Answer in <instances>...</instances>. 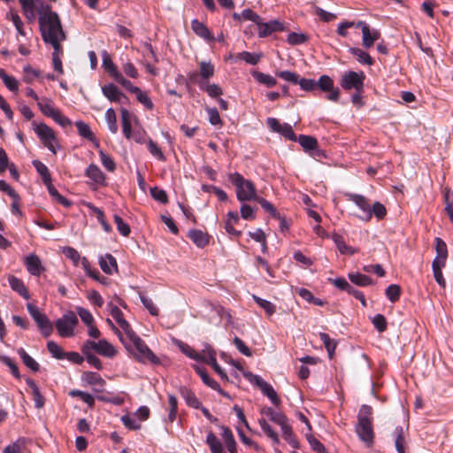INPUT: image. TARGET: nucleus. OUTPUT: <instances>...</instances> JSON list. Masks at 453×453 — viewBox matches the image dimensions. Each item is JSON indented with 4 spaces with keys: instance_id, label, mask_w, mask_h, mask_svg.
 I'll return each mask as SVG.
<instances>
[{
    "instance_id": "9d476101",
    "label": "nucleus",
    "mask_w": 453,
    "mask_h": 453,
    "mask_svg": "<svg viewBox=\"0 0 453 453\" xmlns=\"http://www.w3.org/2000/svg\"><path fill=\"white\" fill-rule=\"evenodd\" d=\"M23 14L27 18V19L33 23L36 18V12L41 15L45 10V6L40 0H19Z\"/></svg>"
},
{
    "instance_id": "864d4df0",
    "label": "nucleus",
    "mask_w": 453,
    "mask_h": 453,
    "mask_svg": "<svg viewBox=\"0 0 453 453\" xmlns=\"http://www.w3.org/2000/svg\"><path fill=\"white\" fill-rule=\"evenodd\" d=\"M100 160L104 167L109 172H113L116 169V164L114 160L102 150H99Z\"/></svg>"
},
{
    "instance_id": "c03bdc74",
    "label": "nucleus",
    "mask_w": 453,
    "mask_h": 453,
    "mask_svg": "<svg viewBox=\"0 0 453 453\" xmlns=\"http://www.w3.org/2000/svg\"><path fill=\"white\" fill-rule=\"evenodd\" d=\"M259 425L263 432L274 442L279 443L280 439L276 432L273 431L272 426L267 423L265 418L259 419Z\"/></svg>"
},
{
    "instance_id": "6ab92c4d",
    "label": "nucleus",
    "mask_w": 453,
    "mask_h": 453,
    "mask_svg": "<svg viewBox=\"0 0 453 453\" xmlns=\"http://www.w3.org/2000/svg\"><path fill=\"white\" fill-rule=\"evenodd\" d=\"M99 265L106 274H112L118 271V265L115 257L111 254H105L99 257Z\"/></svg>"
},
{
    "instance_id": "a19ab883",
    "label": "nucleus",
    "mask_w": 453,
    "mask_h": 453,
    "mask_svg": "<svg viewBox=\"0 0 453 453\" xmlns=\"http://www.w3.org/2000/svg\"><path fill=\"white\" fill-rule=\"evenodd\" d=\"M395 439V446L398 453H405L404 449V438H403V429L402 426H396L394 431Z\"/></svg>"
},
{
    "instance_id": "e433bc0d",
    "label": "nucleus",
    "mask_w": 453,
    "mask_h": 453,
    "mask_svg": "<svg viewBox=\"0 0 453 453\" xmlns=\"http://www.w3.org/2000/svg\"><path fill=\"white\" fill-rule=\"evenodd\" d=\"M33 165L36 169L37 173L41 175L45 185H48V183L51 182L49 169L43 163L40 162L39 160H34Z\"/></svg>"
},
{
    "instance_id": "b1692460",
    "label": "nucleus",
    "mask_w": 453,
    "mask_h": 453,
    "mask_svg": "<svg viewBox=\"0 0 453 453\" xmlns=\"http://www.w3.org/2000/svg\"><path fill=\"white\" fill-rule=\"evenodd\" d=\"M8 281H9L11 288L14 291L19 293L25 299H29V297H30L29 293L21 280H19V278H17L15 276H10L8 278Z\"/></svg>"
},
{
    "instance_id": "58836bf2",
    "label": "nucleus",
    "mask_w": 453,
    "mask_h": 453,
    "mask_svg": "<svg viewBox=\"0 0 453 453\" xmlns=\"http://www.w3.org/2000/svg\"><path fill=\"white\" fill-rule=\"evenodd\" d=\"M18 354L22 359L23 363L33 372H37L39 370V364L30 356L28 355L25 349H19L18 350Z\"/></svg>"
},
{
    "instance_id": "0eeeda50",
    "label": "nucleus",
    "mask_w": 453,
    "mask_h": 453,
    "mask_svg": "<svg viewBox=\"0 0 453 453\" xmlns=\"http://www.w3.org/2000/svg\"><path fill=\"white\" fill-rule=\"evenodd\" d=\"M88 350L95 351L108 358L115 357L117 354V350L114 346L104 339L99 340L98 342L87 340L81 347V351L87 352Z\"/></svg>"
},
{
    "instance_id": "09e8293b",
    "label": "nucleus",
    "mask_w": 453,
    "mask_h": 453,
    "mask_svg": "<svg viewBox=\"0 0 453 453\" xmlns=\"http://www.w3.org/2000/svg\"><path fill=\"white\" fill-rule=\"evenodd\" d=\"M0 78L3 80L4 85L11 90V91H18L19 88V83L18 81L12 77L6 74V73L2 70L0 72Z\"/></svg>"
},
{
    "instance_id": "20e7f679",
    "label": "nucleus",
    "mask_w": 453,
    "mask_h": 453,
    "mask_svg": "<svg viewBox=\"0 0 453 453\" xmlns=\"http://www.w3.org/2000/svg\"><path fill=\"white\" fill-rule=\"evenodd\" d=\"M127 344L130 346V349L127 350L134 352L135 358L139 362H150L152 364L159 363V359L138 335L130 341L129 343L127 342Z\"/></svg>"
},
{
    "instance_id": "473e14b6",
    "label": "nucleus",
    "mask_w": 453,
    "mask_h": 453,
    "mask_svg": "<svg viewBox=\"0 0 453 453\" xmlns=\"http://www.w3.org/2000/svg\"><path fill=\"white\" fill-rule=\"evenodd\" d=\"M195 369L196 372L201 377L203 382L207 385L208 387L211 388L214 390H220V387L217 381H215L213 379H211L206 372V371L203 368H201L199 366H195Z\"/></svg>"
},
{
    "instance_id": "f3484780",
    "label": "nucleus",
    "mask_w": 453,
    "mask_h": 453,
    "mask_svg": "<svg viewBox=\"0 0 453 453\" xmlns=\"http://www.w3.org/2000/svg\"><path fill=\"white\" fill-rule=\"evenodd\" d=\"M24 264L27 270L35 276H39L43 271L41 259L35 254H30L25 257Z\"/></svg>"
},
{
    "instance_id": "0e129e2a",
    "label": "nucleus",
    "mask_w": 453,
    "mask_h": 453,
    "mask_svg": "<svg viewBox=\"0 0 453 453\" xmlns=\"http://www.w3.org/2000/svg\"><path fill=\"white\" fill-rule=\"evenodd\" d=\"M121 421L126 427L132 430H138L141 428V424L130 415H124L121 417Z\"/></svg>"
},
{
    "instance_id": "3c124183",
    "label": "nucleus",
    "mask_w": 453,
    "mask_h": 453,
    "mask_svg": "<svg viewBox=\"0 0 453 453\" xmlns=\"http://www.w3.org/2000/svg\"><path fill=\"white\" fill-rule=\"evenodd\" d=\"M113 220L120 234H122L125 237L130 234L131 229L129 225L124 222L120 216L115 214L113 216Z\"/></svg>"
},
{
    "instance_id": "37998d69",
    "label": "nucleus",
    "mask_w": 453,
    "mask_h": 453,
    "mask_svg": "<svg viewBox=\"0 0 453 453\" xmlns=\"http://www.w3.org/2000/svg\"><path fill=\"white\" fill-rule=\"evenodd\" d=\"M46 186L52 198H54L57 202H58L65 207L71 206V202L67 200L65 197H64L62 195H60L57 188L51 184V182L48 183V185Z\"/></svg>"
},
{
    "instance_id": "cd10ccee",
    "label": "nucleus",
    "mask_w": 453,
    "mask_h": 453,
    "mask_svg": "<svg viewBox=\"0 0 453 453\" xmlns=\"http://www.w3.org/2000/svg\"><path fill=\"white\" fill-rule=\"evenodd\" d=\"M333 241L342 254L353 255L357 250L345 243L343 237L340 234H334Z\"/></svg>"
},
{
    "instance_id": "c85d7f7f",
    "label": "nucleus",
    "mask_w": 453,
    "mask_h": 453,
    "mask_svg": "<svg viewBox=\"0 0 453 453\" xmlns=\"http://www.w3.org/2000/svg\"><path fill=\"white\" fill-rule=\"evenodd\" d=\"M132 115L128 111V110L122 108L121 109V123H122V131L125 137L127 139L129 135L132 134V124H131Z\"/></svg>"
},
{
    "instance_id": "1a4fd4ad",
    "label": "nucleus",
    "mask_w": 453,
    "mask_h": 453,
    "mask_svg": "<svg viewBox=\"0 0 453 453\" xmlns=\"http://www.w3.org/2000/svg\"><path fill=\"white\" fill-rule=\"evenodd\" d=\"M35 132L41 139L45 147H47L53 154H56V137L53 130L44 123L35 126Z\"/></svg>"
},
{
    "instance_id": "603ef678",
    "label": "nucleus",
    "mask_w": 453,
    "mask_h": 453,
    "mask_svg": "<svg viewBox=\"0 0 453 453\" xmlns=\"http://www.w3.org/2000/svg\"><path fill=\"white\" fill-rule=\"evenodd\" d=\"M214 74V66L210 62H201L200 63V75L203 79L208 80Z\"/></svg>"
},
{
    "instance_id": "f03ea898",
    "label": "nucleus",
    "mask_w": 453,
    "mask_h": 453,
    "mask_svg": "<svg viewBox=\"0 0 453 453\" xmlns=\"http://www.w3.org/2000/svg\"><path fill=\"white\" fill-rule=\"evenodd\" d=\"M356 433L367 446L372 445L374 432L372 427V408L371 406L366 404L361 406L357 414Z\"/></svg>"
},
{
    "instance_id": "5701e85b",
    "label": "nucleus",
    "mask_w": 453,
    "mask_h": 453,
    "mask_svg": "<svg viewBox=\"0 0 453 453\" xmlns=\"http://www.w3.org/2000/svg\"><path fill=\"white\" fill-rule=\"evenodd\" d=\"M188 236L199 248H203L209 242L208 235L201 230H190Z\"/></svg>"
},
{
    "instance_id": "dca6fc26",
    "label": "nucleus",
    "mask_w": 453,
    "mask_h": 453,
    "mask_svg": "<svg viewBox=\"0 0 453 453\" xmlns=\"http://www.w3.org/2000/svg\"><path fill=\"white\" fill-rule=\"evenodd\" d=\"M436 257H434L432 266H445L448 257V250L446 243L439 237L435 238Z\"/></svg>"
},
{
    "instance_id": "9b49d317",
    "label": "nucleus",
    "mask_w": 453,
    "mask_h": 453,
    "mask_svg": "<svg viewBox=\"0 0 453 453\" xmlns=\"http://www.w3.org/2000/svg\"><path fill=\"white\" fill-rule=\"evenodd\" d=\"M364 79L365 75L363 73H357L349 71L342 75L341 86L346 90L355 88L357 92H361L364 87Z\"/></svg>"
},
{
    "instance_id": "5fc2aeb1",
    "label": "nucleus",
    "mask_w": 453,
    "mask_h": 453,
    "mask_svg": "<svg viewBox=\"0 0 453 453\" xmlns=\"http://www.w3.org/2000/svg\"><path fill=\"white\" fill-rule=\"evenodd\" d=\"M400 294L401 288L396 284H391L386 289V296L392 303H395L399 299Z\"/></svg>"
},
{
    "instance_id": "de8ad7c7",
    "label": "nucleus",
    "mask_w": 453,
    "mask_h": 453,
    "mask_svg": "<svg viewBox=\"0 0 453 453\" xmlns=\"http://www.w3.org/2000/svg\"><path fill=\"white\" fill-rule=\"evenodd\" d=\"M253 299L262 309L265 310L267 315L271 316L276 311V306L270 301L262 299L257 296H253Z\"/></svg>"
},
{
    "instance_id": "ea45409f",
    "label": "nucleus",
    "mask_w": 453,
    "mask_h": 453,
    "mask_svg": "<svg viewBox=\"0 0 453 453\" xmlns=\"http://www.w3.org/2000/svg\"><path fill=\"white\" fill-rule=\"evenodd\" d=\"M199 87L202 90L207 92V94L211 97H218L222 95L221 88L217 84H209L206 81H202L199 83Z\"/></svg>"
},
{
    "instance_id": "423d86ee",
    "label": "nucleus",
    "mask_w": 453,
    "mask_h": 453,
    "mask_svg": "<svg viewBox=\"0 0 453 453\" xmlns=\"http://www.w3.org/2000/svg\"><path fill=\"white\" fill-rule=\"evenodd\" d=\"M243 375L251 384L257 386L274 405L280 404V400L271 384L263 380L260 376L253 374L250 372H243Z\"/></svg>"
},
{
    "instance_id": "774afa93",
    "label": "nucleus",
    "mask_w": 453,
    "mask_h": 453,
    "mask_svg": "<svg viewBox=\"0 0 453 453\" xmlns=\"http://www.w3.org/2000/svg\"><path fill=\"white\" fill-rule=\"evenodd\" d=\"M77 313H78L79 317L81 318V319L87 326H90V325L94 324L93 315L87 309H84V308H81V307H78L77 308Z\"/></svg>"
},
{
    "instance_id": "69168bd1",
    "label": "nucleus",
    "mask_w": 453,
    "mask_h": 453,
    "mask_svg": "<svg viewBox=\"0 0 453 453\" xmlns=\"http://www.w3.org/2000/svg\"><path fill=\"white\" fill-rule=\"evenodd\" d=\"M82 353L84 354L86 360L89 365H93L97 370L102 369L103 366L100 359L96 355H94L92 350H88L87 352L82 351Z\"/></svg>"
},
{
    "instance_id": "052dcab7",
    "label": "nucleus",
    "mask_w": 453,
    "mask_h": 453,
    "mask_svg": "<svg viewBox=\"0 0 453 453\" xmlns=\"http://www.w3.org/2000/svg\"><path fill=\"white\" fill-rule=\"evenodd\" d=\"M140 299H141V302L142 303V304L144 305V307L150 311V313L152 316L158 315V309L157 308V306L155 305V303H153V301L150 298H149L143 295H140Z\"/></svg>"
},
{
    "instance_id": "4468645a",
    "label": "nucleus",
    "mask_w": 453,
    "mask_h": 453,
    "mask_svg": "<svg viewBox=\"0 0 453 453\" xmlns=\"http://www.w3.org/2000/svg\"><path fill=\"white\" fill-rule=\"evenodd\" d=\"M317 82L319 87L324 92H329L326 98L333 102H337L340 96V90L334 88L333 80L327 75H322Z\"/></svg>"
},
{
    "instance_id": "a18cd8bd",
    "label": "nucleus",
    "mask_w": 453,
    "mask_h": 453,
    "mask_svg": "<svg viewBox=\"0 0 453 453\" xmlns=\"http://www.w3.org/2000/svg\"><path fill=\"white\" fill-rule=\"evenodd\" d=\"M47 349L51 356L57 359H64L65 352L63 349L55 342L50 341L47 343Z\"/></svg>"
},
{
    "instance_id": "f8f14e48",
    "label": "nucleus",
    "mask_w": 453,
    "mask_h": 453,
    "mask_svg": "<svg viewBox=\"0 0 453 453\" xmlns=\"http://www.w3.org/2000/svg\"><path fill=\"white\" fill-rule=\"evenodd\" d=\"M348 200L353 202L361 211V213L357 217L364 220L369 221L372 219V207L364 196L357 194H347Z\"/></svg>"
},
{
    "instance_id": "bb28decb",
    "label": "nucleus",
    "mask_w": 453,
    "mask_h": 453,
    "mask_svg": "<svg viewBox=\"0 0 453 453\" xmlns=\"http://www.w3.org/2000/svg\"><path fill=\"white\" fill-rule=\"evenodd\" d=\"M180 393L188 406L195 409L200 408V401L190 389L187 388H181L180 389Z\"/></svg>"
},
{
    "instance_id": "4c0bfd02",
    "label": "nucleus",
    "mask_w": 453,
    "mask_h": 453,
    "mask_svg": "<svg viewBox=\"0 0 453 453\" xmlns=\"http://www.w3.org/2000/svg\"><path fill=\"white\" fill-rule=\"evenodd\" d=\"M298 142L306 151L313 150L318 147L317 140L314 137L309 135H299Z\"/></svg>"
},
{
    "instance_id": "39448f33",
    "label": "nucleus",
    "mask_w": 453,
    "mask_h": 453,
    "mask_svg": "<svg viewBox=\"0 0 453 453\" xmlns=\"http://www.w3.org/2000/svg\"><path fill=\"white\" fill-rule=\"evenodd\" d=\"M78 323L79 319L76 314L73 311H67L56 320L55 326L59 336L71 338L75 335V327Z\"/></svg>"
},
{
    "instance_id": "c9c22d12",
    "label": "nucleus",
    "mask_w": 453,
    "mask_h": 453,
    "mask_svg": "<svg viewBox=\"0 0 453 453\" xmlns=\"http://www.w3.org/2000/svg\"><path fill=\"white\" fill-rule=\"evenodd\" d=\"M350 281L357 286L365 287L372 284V280L365 274L352 273L349 274Z\"/></svg>"
},
{
    "instance_id": "8fccbe9b",
    "label": "nucleus",
    "mask_w": 453,
    "mask_h": 453,
    "mask_svg": "<svg viewBox=\"0 0 453 453\" xmlns=\"http://www.w3.org/2000/svg\"><path fill=\"white\" fill-rule=\"evenodd\" d=\"M208 364L213 367L215 372L221 377V379L226 380H228L226 373L222 370V368L217 363L215 351L209 352Z\"/></svg>"
},
{
    "instance_id": "680f3d73",
    "label": "nucleus",
    "mask_w": 453,
    "mask_h": 453,
    "mask_svg": "<svg viewBox=\"0 0 453 453\" xmlns=\"http://www.w3.org/2000/svg\"><path fill=\"white\" fill-rule=\"evenodd\" d=\"M119 326L126 334L125 340L127 342V340L130 342L137 335L135 332L132 329L130 324L126 319L120 321V323H119Z\"/></svg>"
},
{
    "instance_id": "e2e57ef3",
    "label": "nucleus",
    "mask_w": 453,
    "mask_h": 453,
    "mask_svg": "<svg viewBox=\"0 0 453 453\" xmlns=\"http://www.w3.org/2000/svg\"><path fill=\"white\" fill-rule=\"evenodd\" d=\"M63 253L67 258L72 260L75 265H77L79 262L81 260L80 253L72 247L64 248Z\"/></svg>"
},
{
    "instance_id": "f257e3e1",
    "label": "nucleus",
    "mask_w": 453,
    "mask_h": 453,
    "mask_svg": "<svg viewBox=\"0 0 453 453\" xmlns=\"http://www.w3.org/2000/svg\"><path fill=\"white\" fill-rule=\"evenodd\" d=\"M39 27L44 42L50 44L53 49L58 50L66 38L58 13L52 12L49 5L39 16Z\"/></svg>"
},
{
    "instance_id": "2eb2a0df",
    "label": "nucleus",
    "mask_w": 453,
    "mask_h": 453,
    "mask_svg": "<svg viewBox=\"0 0 453 453\" xmlns=\"http://www.w3.org/2000/svg\"><path fill=\"white\" fill-rule=\"evenodd\" d=\"M102 92L111 102L120 104H126L128 99L114 84H107L102 88Z\"/></svg>"
},
{
    "instance_id": "6e6552de",
    "label": "nucleus",
    "mask_w": 453,
    "mask_h": 453,
    "mask_svg": "<svg viewBox=\"0 0 453 453\" xmlns=\"http://www.w3.org/2000/svg\"><path fill=\"white\" fill-rule=\"evenodd\" d=\"M27 309L30 316L36 323L42 334L44 337H49L53 332V326L52 323L48 319V317L45 314L42 313L39 311V309L33 303H28L27 304Z\"/></svg>"
},
{
    "instance_id": "393cba45",
    "label": "nucleus",
    "mask_w": 453,
    "mask_h": 453,
    "mask_svg": "<svg viewBox=\"0 0 453 453\" xmlns=\"http://www.w3.org/2000/svg\"><path fill=\"white\" fill-rule=\"evenodd\" d=\"M349 51L350 54H352L354 57H356L357 60L362 64L366 65H373V59L371 58V56L363 50L360 48L356 47H350L349 49Z\"/></svg>"
},
{
    "instance_id": "7c9ffc66",
    "label": "nucleus",
    "mask_w": 453,
    "mask_h": 453,
    "mask_svg": "<svg viewBox=\"0 0 453 453\" xmlns=\"http://www.w3.org/2000/svg\"><path fill=\"white\" fill-rule=\"evenodd\" d=\"M282 436L288 441V443L294 449H297L299 447V443L296 439V436L292 431L291 426L287 422L283 426H280Z\"/></svg>"
},
{
    "instance_id": "2f4dec72",
    "label": "nucleus",
    "mask_w": 453,
    "mask_h": 453,
    "mask_svg": "<svg viewBox=\"0 0 453 453\" xmlns=\"http://www.w3.org/2000/svg\"><path fill=\"white\" fill-rule=\"evenodd\" d=\"M6 18L12 21V23L17 30L18 35L22 36V37H25L27 35V33L24 30L23 21L21 20L20 17L18 15L17 12L10 11L6 14Z\"/></svg>"
},
{
    "instance_id": "bf43d9fd",
    "label": "nucleus",
    "mask_w": 453,
    "mask_h": 453,
    "mask_svg": "<svg viewBox=\"0 0 453 453\" xmlns=\"http://www.w3.org/2000/svg\"><path fill=\"white\" fill-rule=\"evenodd\" d=\"M148 150L150 153L158 160H165V157L161 151L160 148L152 140H149L148 142Z\"/></svg>"
},
{
    "instance_id": "79ce46f5",
    "label": "nucleus",
    "mask_w": 453,
    "mask_h": 453,
    "mask_svg": "<svg viewBox=\"0 0 453 453\" xmlns=\"http://www.w3.org/2000/svg\"><path fill=\"white\" fill-rule=\"evenodd\" d=\"M105 120H106L109 130L112 134H116L118 132V124H117L116 113L112 108H109L106 111Z\"/></svg>"
},
{
    "instance_id": "49530a36",
    "label": "nucleus",
    "mask_w": 453,
    "mask_h": 453,
    "mask_svg": "<svg viewBox=\"0 0 453 453\" xmlns=\"http://www.w3.org/2000/svg\"><path fill=\"white\" fill-rule=\"evenodd\" d=\"M319 339L322 341V342L324 343L327 352H328V355H329V357L332 358L333 357V354L335 350V348H336V342L334 340L331 339L330 336L326 334V333H320L319 334Z\"/></svg>"
},
{
    "instance_id": "a211bd4d",
    "label": "nucleus",
    "mask_w": 453,
    "mask_h": 453,
    "mask_svg": "<svg viewBox=\"0 0 453 453\" xmlns=\"http://www.w3.org/2000/svg\"><path fill=\"white\" fill-rule=\"evenodd\" d=\"M257 26H258V35L260 37H265V36L270 35L273 32L283 30L282 24L277 20H273L270 22L263 23L262 19H260V22L257 24Z\"/></svg>"
},
{
    "instance_id": "ddd939ff",
    "label": "nucleus",
    "mask_w": 453,
    "mask_h": 453,
    "mask_svg": "<svg viewBox=\"0 0 453 453\" xmlns=\"http://www.w3.org/2000/svg\"><path fill=\"white\" fill-rule=\"evenodd\" d=\"M356 27H360L362 30V44L365 48H371L373 43L379 40L380 34L376 29H371L369 26L364 21H358Z\"/></svg>"
},
{
    "instance_id": "c756f323",
    "label": "nucleus",
    "mask_w": 453,
    "mask_h": 453,
    "mask_svg": "<svg viewBox=\"0 0 453 453\" xmlns=\"http://www.w3.org/2000/svg\"><path fill=\"white\" fill-rule=\"evenodd\" d=\"M252 76L257 82L264 84L267 88H273L277 83V81L274 77L261 72L255 71L252 73Z\"/></svg>"
},
{
    "instance_id": "f704fd0d",
    "label": "nucleus",
    "mask_w": 453,
    "mask_h": 453,
    "mask_svg": "<svg viewBox=\"0 0 453 453\" xmlns=\"http://www.w3.org/2000/svg\"><path fill=\"white\" fill-rule=\"evenodd\" d=\"M206 443L209 445L211 453H222L223 447L217 436L210 432L206 437Z\"/></svg>"
},
{
    "instance_id": "7ed1b4c3",
    "label": "nucleus",
    "mask_w": 453,
    "mask_h": 453,
    "mask_svg": "<svg viewBox=\"0 0 453 453\" xmlns=\"http://www.w3.org/2000/svg\"><path fill=\"white\" fill-rule=\"evenodd\" d=\"M236 188V196L240 202L257 200L256 188L252 181L244 179L240 173H233L229 177Z\"/></svg>"
},
{
    "instance_id": "aec40b11",
    "label": "nucleus",
    "mask_w": 453,
    "mask_h": 453,
    "mask_svg": "<svg viewBox=\"0 0 453 453\" xmlns=\"http://www.w3.org/2000/svg\"><path fill=\"white\" fill-rule=\"evenodd\" d=\"M191 28L194 31V33L199 37L208 42L214 41V37L211 35V31L203 22H200L197 19H193L191 22Z\"/></svg>"
},
{
    "instance_id": "a878e982",
    "label": "nucleus",
    "mask_w": 453,
    "mask_h": 453,
    "mask_svg": "<svg viewBox=\"0 0 453 453\" xmlns=\"http://www.w3.org/2000/svg\"><path fill=\"white\" fill-rule=\"evenodd\" d=\"M37 105L42 114L50 118L58 111V109L54 107L53 101L47 97H42L38 100Z\"/></svg>"
},
{
    "instance_id": "6e6d98bb",
    "label": "nucleus",
    "mask_w": 453,
    "mask_h": 453,
    "mask_svg": "<svg viewBox=\"0 0 453 453\" xmlns=\"http://www.w3.org/2000/svg\"><path fill=\"white\" fill-rule=\"evenodd\" d=\"M237 58L239 59H242V60L245 61L247 64L256 65L259 61V59L261 58V55L260 54L250 53V52H248V51H242V52H241L238 55Z\"/></svg>"
},
{
    "instance_id": "338daca9",
    "label": "nucleus",
    "mask_w": 453,
    "mask_h": 453,
    "mask_svg": "<svg viewBox=\"0 0 453 453\" xmlns=\"http://www.w3.org/2000/svg\"><path fill=\"white\" fill-rule=\"evenodd\" d=\"M24 81L27 83H32L34 80L39 76V71L32 68L30 65H27L23 68Z\"/></svg>"
},
{
    "instance_id": "412c9836",
    "label": "nucleus",
    "mask_w": 453,
    "mask_h": 453,
    "mask_svg": "<svg viewBox=\"0 0 453 453\" xmlns=\"http://www.w3.org/2000/svg\"><path fill=\"white\" fill-rule=\"evenodd\" d=\"M86 176L97 185L105 183V175L101 169L95 164H90L85 173Z\"/></svg>"
},
{
    "instance_id": "72a5a7b5",
    "label": "nucleus",
    "mask_w": 453,
    "mask_h": 453,
    "mask_svg": "<svg viewBox=\"0 0 453 453\" xmlns=\"http://www.w3.org/2000/svg\"><path fill=\"white\" fill-rule=\"evenodd\" d=\"M264 413L267 415L273 422L278 424L280 426H283L288 422V418L284 414H282L280 411H276L272 408H267L264 410Z\"/></svg>"
},
{
    "instance_id": "4be33fe9",
    "label": "nucleus",
    "mask_w": 453,
    "mask_h": 453,
    "mask_svg": "<svg viewBox=\"0 0 453 453\" xmlns=\"http://www.w3.org/2000/svg\"><path fill=\"white\" fill-rule=\"evenodd\" d=\"M82 380L87 382L88 385L97 388V390H101L105 383L100 374L94 372H85L82 374Z\"/></svg>"
},
{
    "instance_id": "4d7b16f0",
    "label": "nucleus",
    "mask_w": 453,
    "mask_h": 453,
    "mask_svg": "<svg viewBox=\"0 0 453 453\" xmlns=\"http://www.w3.org/2000/svg\"><path fill=\"white\" fill-rule=\"evenodd\" d=\"M70 395L80 397L89 407H92L95 404L94 397L90 394H88V393H86V392H83V391H81V390H72L70 392Z\"/></svg>"
},
{
    "instance_id": "13d9d810",
    "label": "nucleus",
    "mask_w": 453,
    "mask_h": 453,
    "mask_svg": "<svg viewBox=\"0 0 453 453\" xmlns=\"http://www.w3.org/2000/svg\"><path fill=\"white\" fill-rule=\"evenodd\" d=\"M75 125L81 136L87 138L88 140L94 139L93 133L91 132L90 127L86 123L82 121H77Z\"/></svg>"
}]
</instances>
